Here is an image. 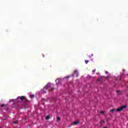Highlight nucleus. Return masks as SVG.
Segmentation results:
<instances>
[{"label": "nucleus", "mask_w": 128, "mask_h": 128, "mask_svg": "<svg viewBox=\"0 0 128 128\" xmlns=\"http://www.w3.org/2000/svg\"><path fill=\"white\" fill-rule=\"evenodd\" d=\"M58 80H56V82Z\"/></svg>", "instance_id": "nucleus-22"}, {"label": "nucleus", "mask_w": 128, "mask_h": 128, "mask_svg": "<svg viewBox=\"0 0 128 128\" xmlns=\"http://www.w3.org/2000/svg\"><path fill=\"white\" fill-rule=\"evenodd\" d=\"M18 98H19L21 100H26V97H25L24 96H19Z\"/></svg>", "instance_id": "nucleus-4"}, {"label": "nucleus", "mask_w": 128, "mask_h": 128, "mask_svg": "<svg viewBox=\"0 0 128 128\" xmlns=\"http://www.w3.org/2000/svg\"><path fill=\"white\" fill-rule=\"evenodd\" d=\"M57 122H60V118L58 117L56 118Z\"/></svg>", "instance_id": "nucleus-7"}, {"label": "nucleus", "mask_w": 128, "mask_h": 128, "mask_svg": "<svg viewBox=\"0 0 128 128\" xmlns=\"http://www.w3.org/2000/svg\"><path fill=\"white\" fill-rule=\"evenodd\" d=\"M88 58H92V56H94V54H92L90 55H88Z\"/></svg>", "instance_id": "nucleus-5"}, {"label": "nucleus", "mask_w": 128, "mask_h": 128, "mask_svg": "<svg viewBox=\"0 0 128 128\" xmlns=\"http://www.w3.org/2000/svg\"><path fill=\"white\" fill-rule=\"evenodd\" d=\"M85 62L86 64H88V62H90V60H86Z\"/></svg>", "instance_id": "nucleus-9"}, {"label": "nucleus", "mask_w": 128, "mask_h": 128, "mask_svg": "<svg viewBox=\"0 0 128 128\" xmlns=\"http://www.w3.org/2000/svg\"><path fill=\"white\" fill-rule=\"evenodd\" d=\"M30 98H32V95H30Z\"/></svg>", "instance_id": "nucleus-16"}, {"label": "nucleus", "mask_w": 128, "mask_h": 128, "mask_svg": "<svg viewBox=\"0 0 128 128\" xmlns=\"http://www.w3.org/2000/svg\"><path fill=\"white\" fill-rule=\"evenodd\" d=\"M94 72H96V69L92 70V74H94Z\"/></svg>", "instance_id": "nucleus-10"}, {"label": "nucleus", "mask_w": 128, "mask_h": 128, "mask_svg": "<svg viewBox=\"0 0 128 128\" xmlns=\"http://www.w3.org/2000/svg\"><path fill=\"white\" fill-rule=\"evenodd\" d=\"M80 124V122L76 121V122H74L73 123H72L71 124V126H74H74H76V124Z\"/></svg>", "instance_id": "nucleus-3"}, {"label": "nucleus", "mask_w": 128, "mask_h": 128, "mask_svg": "<svg viewBox=\"0 0 128 128\" xmlns=\"http://www.w3.org/2000/svg\"><path fill=\"white\" fill-rule=\"evenodd\" d=\"M50 115H48L46 116V120H50Z\"/></svg>", "instance_id": "nucleus-6"}, {"label": "nucleus", "mask_w": 128, "mask_h": 128, "mask_svg": "<svg viewBox=\"0 0 128 128\" xmlns=\"http://www.w3.org/2000/svg\"><path fill=\"white\" fill-rule=\"evenodd\" d=\"M96 74H98V73H96Z\"/></svg>", "instance_id": "nucleus-23"}, {"label": "nucleus", "mask_w": 128, "mask_h": 128, "mask_svg": "<svg viewBox=\"0 0 128 128\" xmlns=\"http://www.w3.org/2000/svg\"><path fill=\"white\" fill-rule=\"evenodd\" d=\"M126 108V106H123L118 108H117L116 110L118 112H122V110H124V108Z\"/></svg>", "instance_id": "nucleus-2"}, {"label": "nucleus", "mask_w": 128, "mask_h": 128, "mask_svg": "<svg viewBox=\"0 0 128 128\" xmlns=\"http://www.w3.org/2000/svg\"><path fill=\"white\" fill-rule=\"evenodd\" d=\"M108 76H107L106 77V80H108Z\"/></svg>", "instance_id": "nucleus-17"}, {"label": "nucleus", "mask_w": 128, "mask_h": 128, "mask_svg": "<svg viewBox=\"0 0 128 128\" xmlns=\"http://www.w3.org/2000/svg\"><path fill=\"white\" fill-rule=\"evenodd\" d=\"M76 76H78V75H77Z\"/></svg>", "instance_id": "nucleus-24"}, {"label": "nucleus", "mask_w": 128, "mask_h": 128, "mask_svg": "<svg viewBox=\"0 0 128 128\" xmlns=\"http://www.w3.org/2000/svg\"><path fill=\"white\" fill-rule=\"evenodd\" d=\"M74 74H78V70H75L74 72Z\"/></svg>", "instance_id": "nucleus-12"}, {"label": "nucleus", "mask_w": 128, "mask_h": 128, "mask_svg": "<svg viewBox=\"0 0 128 128\" xmlns=\"http://www.w3.org/2000/svg\"><path fill=\"white\" fill-rule=\"evenodd\" d=\"M120 92V91H117L116 92Z\"/></svg>", "instance_id": "nucleus-21"}, {"label": "nucleus", "mask_w": 128, "mask_h": 128, "mask_svg": "<svg viewBox=\"0 0 128 128\" xmlns=\"http://www.w3.org/2000/svg\"><path fill=\"white\" fill-rule=\"evenodd\" d=\"M13 124H18V121H14V122H13Z\"/></svg>", "instance_id": "nucleus-13"}, {"label": "nucleus", "mask_w": 128, "mask_h": 128, "mask_svg": "<svg viewBox=\"0 0 128 128\" xmlns=\"http://www.w3.org/2000/svg\"><path fill=\"white\" fill-rule=\"evenodd\" d=\"M32 98H34V96L32 95Z\"/></svg>", "instance_id": "nucleus-20"}, {"label": "nucleus", "mask_w": 128, "mask_h": 128, "mask_svg": "<svg viewBox=\"0 0 128 128\" xmlns=\"http://www.w3.org/2000/svg\"><path fill=\"white\" fill-rule=\"evenodd\" d=\"M110 112H114V109L111 110Z\"/></svg>", "instance_id": "nucleus-11"}, {"label": "nucleus", "mask_w": 128, "mask_h": 128, "mask_svg": "<svg viewBox=\"0 0 128 128\" xmlns=\"http://www.w3.org/2000/svg\"><path fill=\"white\" fill-rule=\"evenodd\" d=\"M106 74H108V71H106Z\"/></svg>", "instance_id": "nucleus-18"}, {"label": "nucleus", "mask_w": 128, "mask_h": 128, "mask_svg": "<svg viewBox=\"0 0 128 128\" xmlns=\"http://www.w3.org/2000/svg\"><path fill=\"white\" fill-rule=\"evenodd\" d=\"M102 122H104V120H102Z\"/></svg>", "instance_id": "nucleus-19"}, {"label": "nucleus", "mask_w": 128, "mask_h": 128, "mask_svg": "<svg viewBox=\"0 0 128 128\" xmlns=\"http://www.w3.org/2000/svg\"><path fill=\"white\" fill-rule=\"evenodd\" d=\"M42 92L43 94H46V92H44V90H42Z\"/></svg>", "instance_id": "nucleus-15"}, {"label": "nucleus", "mask_w": 128, "mask_h": 128, "mask_svg": "<svg viewBox=\"0 0 128 128\" xmlns=\"http://www.w3.org/2000/svg\"><path fill=\"white\" fill-rule=\"evenodd\" d=\"M50 88V92H52L54 90V84L48 83L44 88V90H48Z\"/></svg>", "instance_id": "nucleus-1"}, {"label": "nucleus", "mask_w": 128, "mask_h": 128, "mask_svg": "<svg viewBox=\"0 0 128 128\" xmlns=\"http://www.w3.org/2000/svg\"><path fill=\"white\" fill-rule=\"evenodd\" d=\"M0 106H1V108H4V106H6V105H4V104H2Z\"/></svg>", "instance_id": "nucleus-8"}, {"label": "nucleus", "mask_w": 128, "mask_h": 128, "mask_svg": "<svg viewBox=\"0 0 128 128\" xmlns=\"http://www.w3.org/2000/svg\"><path fill=\"white\" fill-rule=\"evenodd\" d=\"M100 114H104V111H101Z\"/></svg>", "instance_id": "nucleus-14"}]
</instances>
